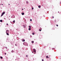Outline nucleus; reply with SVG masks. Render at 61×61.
<instances>
[{
  "label": "nucleus",
  "instance_id": "obj_2",
  "mask_svg": "<svg viewBox=\"0 0 61 61\" xmlns=\"http://www.w3.org/2000/svg\"><path fill=\"white\" fill-rule=\"evenodd\" d=\"M33 51L35 53H36V50L35 49H33Z\"/></svg>",
  "mask_w": 61,
  "mask_h": 61
},
{
  "label": "nucleus",
  "instance_id": "obj_13",
  "mask_svg": "<svg viewBox=\"0 0 61 61\" xmlns=\"http://www.w3.org/2000/svg\"><path fill=\"white\" fill-rule=\"evenodd\" d=\"M11 52H12V53H13L14 52V51L13 50Z\"/></svg>",
  "mask_w": 61,
  "mask_h": 61
},
{
  "label": "nucleus",
  "instance_id": "obj_21",
  "mask_svg": "<svg viewBox=\"0 0 61 61\" xmlns=\"http://www.w3.org/2000/svg\"><path fill=\"white\" fill-rule=\"evenodd\" d=\"M32 10H33V9H34V8L33 7L32 8Z\"/></svg>",
  "mask_w": 61,
  "mask_h": 61
},
{
  "label": "nucleus",
  "instance_id": "obj_34",
  "mask_svg": "<svg viewBox=\"0 0 61 61\" xmlns=\"http://www.w3.org/2000/svg\"><path fill=\"white\" fill-rule=\"evenodd\" d=\"M2 5H3V4H2Z\"/></svg>",
  "mask_w": 61,
  "mask_h": 61
},
{
  "label": "nucleus",
  "instance_id": "obj_29",
  "mask_svg": "<svg viewBox=\"0 0 61 61\" xmlns=\"http://www.w3.org/2000/svg\"><path fill=\"white\" fill-rule=\"evenodd\" d=\"M26 57H27V56H28L27 55H26Z\"/></svg>",
  "mask_w": 61,
  "mask_h": 61
},
{
  "label": "nucleus",
  "instance_id": "obj_16",
  "mask_svg": "<svg viewBox=\"0 0 61 61\" xmlns=\"http://www.w3.org/2000/svg\"><path fill=\"white\" fill-rule=\"evenodd\" d=\"M29 30H31V28H29Z\"/></svg>",
  "mask_w": 61,
  "mask_h": 61
},
{
  "label": "nucleus",
  "instance_id": "obj_30",
  "mask_svg": "<svg viewBox=\"0 0 61 61\" xmlns=\"http://www.w3.org/2000/svg\"><path fill=\"white\" fill-rule=\"evenodd\" d=\"M6 53H5V55H6Z\"/></svg>",
  "mask_w": 61,
  "mask_h": 61
},
{
  "label": "nucleus",
  "instance_id": "obj_1",
  "mask_svg": "<svg viewBox=\"0 0 61 61\" xmlns=\"http://www.w3.org/2000/svg\"><path fill=\"white\" fill-rule=\"evenodd\" d=\"M9 31L8 30H7L6 32V33H9Z\"/></svg>",
  "mask_w": 61,
  "mask_h": 61
},
{
  "label": "nucleus",
  "instance_id": "obj_3",
  "mask_svg": "<svg viewBox=\"0 0 61 61\" xmlns=\"http://www.w3.org/2000/svg\"><path fill=\"white\" fill-rule=\"evenodd\" d=\"M22 42H25V40H22Z\"/></svg>",
  "mask_w": 61,
  "mask_h": 61
},
{
  "label": "nucleus",
  "instance_id": "obj_17",
  "mask_svg": "<svg viewBox=\"0 0 61 61\" xmlns=\"http://www.w3.org/2000/svg\"><path fill=\"white\" fill-rule=\"evenodd\" d=\"M0 58L1 59H2L3 58V57H1Z\"/></svg>",
  "mask_w": 61,
  "mask_h": 61
},
{
  "label": "nucleus",
  "instance_id": "obj_33",
  "mask_svg": "<svg viewBox=\"0 0 61 61\" xmlns=\"http://www.w3.org/2000/svg\"><path fill=\"white\" fill-rule=\"evenodd\" d=\"M22 10H24V9H22Z\"/></svg>",
  "mask_w": 61,
  "mask_h": 61
},
{
  "label": "nucleus",
  "instance_id": "obj_9",
  "mask_svg": "<svg viewBox=\"0 0 61 61\" xmlns=\"http://www.w3.org/2000/svg\"><path fill=\"white\" fill-rule=\"evenodd\" d=\"M46 58H48V56H46Z\"/></svg>",
  "mask_w": 61,
  "mask_h": 61
},
{
  "label": "nucleus",
  "instance_id": "obj_20",
  "mask_svg": "<svg viewBox=\"0 0 61 61\" xmlns=\"http://www.w3.org/2000/svg\"><path fill=\"white\" fill-rule=\"evenodd\" d=\"M3 15L2 14V15H1V16H2Z\"/></svg>",
  "mask_w": 61,
  "mask_h": 61
},
{
  "label": "nucleus",
  "instance_id": "obj_15",
  "mask_svg": "<svg viewBox=\"0 0 61 61\" xmlns=\"http://www.w3.org/2000/svg\"><path fill=\"white\" fill-rule=\"evenodd\" d=\"M13 23H15V20H14L13 21Z\"/></svg>",
  "mask_w": 61,
  "mask_h": 61
},
{
  "label": "nucleus",
  "instance_id": "obj_31",
  "mask_svg": "<svg viewBox=\"0 0 61 61\" xmlns=\"http://www.w3.org/2000/svg\"><path fill=\"white\" fill-rule=\"evenodd\" d=\"M5 48H6V49H7V47H5Z\"/></svg>",
  "mask_w": 61,
  "mask_h": 61
},
{
  "label": "nucleus",
  "instance_id": "obj_26",
  "mask_svg": "<svg viewBox=\"0 0 61 61\" xmlns=\"http://www.w3.org/2000/svg\"><path fill=\"white\" fill-rule=\"evenodd\" d=\"M56 26H58V25H56Z\"/></svg>",
  "mask_w": 61,
  "mask_h": 61
},
{
  "label": "nucleus",
  "instance_id": "obj_18",
  "mask_svg": "<svg viewBox=\"0 0 61 61\" xmlns=\"http://www.w3.org/2000/svg\"><path fill=\"white\" fill-rule=\"evenodd\" d=\"M39 30L40 31H41V30L40 29H39Z\"/></svg>",
  "mask_w": 61,
  "mask_h": 61
},
{
  "label": "nucleus",
  "instance_id": "obj_14",
  "mask_svg": "<svg viewBox=\"0 0 61 61\" xmlns=\"http://www.w3.org/2000/svg\"><path fill=\"white\" fill-rule=\"evenodd\" d=\"M56 20H54V22H56Z\"/></svg>",
  "mask_w": 61,
  "mask_h": 61
},
{
  "label": "nucleus",
  "instance_id": "obj_25",
  "mask_svg": "<svg viewBox=\"0 0 61 61\" xmlns=\"http://www.w3.org/2000/svg\"><path fill=\"white\" fill-rule=\"evenodd\" d=\"M44 59H42V61H44Z\"/></svg>",
  "mask_w": 61,
  "mask_h": 61
},
{
  "label": "nucleus",
  "instance_id": "obj_27",
  "mask_svg": "<svg viewBox=\"0 0 61 61\" xmlns=\"http://www.w3.org/2000/svg\"><path fill=\"white\" fill-rule=\"evenodd\" d=\"M15 46H17V45H16V44H15Z\"/></svg>",
  "mask_w": 61,
  "mask_h": 61
},
{
  "label": "nucleus",
  "instance_id": "obj_7",
  "mask_svg": "<svg viewBox=\"0 0 61 61\" xmlns=\"http://www.w3.org/2000/svg\"><path fill=\"white\" fill-rule=\"evenodd\" d=\"M31 42L32 43H34V41H32Z\"/></svg>",
  "mask_w": 61,
  "mask_h": 61
},
{
  "label": "nucleus",
  "instance_id": "obj_11",
  "mask_svg": "<svg viewBox=\"0 0 61 61\" xmlns=\"http://www.w3.org/2000/svg\"><path fill=\"white\" fill-rule=\"evenodd\" d=\"M39 8H40L41 7V6H38Z\"/></svg>",
  "mask_w": 61,
  "mask_h": 61
},
{
  "label": "nucleus",
  "instance_id": "obj_28",
  "mask_svg": "<svg viewBox=\"0 0 61 61\" xmlns=\"http://www.w3.org/2000/svg\"><path fill=\"white\" fill-rule=\"evenodd\" d=\"M53 18H54V16L52 17Z\"/></svg>",
  "mask_w": 61,
  "mask_h": 61
},
{
  "label": "nucleus",
  "instance_id": "obj_19",
  "mask_svg": "<svg viewBox=\"0 0 61 61\" xmlns=\"http://www.w3.org/2000/svg\"><path fill=\"white\" fill-rule=\"evenodd\" d=\"M32 35H35V33H32Z\"/></svg>",
  "mask_w": 61,
  "mask_h": 61
},
{
  "label": "nucleus",
  "instance_id": "obj_8",
  "mask_svg": "<svg viewBox=\"0 0 61 61\" xmlns=\"http://www.w3.org/2000/svg\"><path fill=\"white\" fill-rule=\"evenodd\" d=\"M0 21L1 22H3V20H0Z\"/></svg>",
  "mask_w": 61,
  "mask_h": 61
},
{
  "label": "nucleus",
  "instance_id": "obj_10",
  "mask_svg": "<svg viewBox=\"0 0 61 61\" xmlns=\"http://www.w3.org/2000/svg\"><path fill=\"white\" fill-rule=\"evenodd\" d=\"M29 28H31V27L30 26H29Z\"/></svg>",
  "mask_w": 61,
  "mask_h": 61
},
{
  "label": "nucleus",
  "instance_id": "obj_24",
  "mask_svg": "<svg viewBox=\"0 0 61 61\" xmlns=\"http://www.w3.org/2000/svg\"><path fill=\"white\" fill-rule=\"evenodd\" d=\"M6 25H8V24L7 23L6 24Z\"/></svg>",
  "mask_w": 61,
  "mask_h": 61
},
{
  "label": "nucleus",
  "instance_id": "obj_5",
  "mask_svg": "<svg viewBox=\"0 0 61 61\" xmlns=\"http://www.w3.org/2000/svg\"><path fill=\"white\" fill-rule=\"evenodd\" d=\"M6 33V34L7 35V36H9V34H8V33Z\"/></svg>",
  "mask_w": 61,
  "mask_h": 61
},
{
  "label": "nucleus",
  "instance_id": "obj_23",
  "mask_svg": "<svg viewBox=\"0 0 61 61\" xmlns=\"http://www.w3.org/2000/svg\"><path fill=\"white\" fill-rule=\"evenodd\" d=\"M30 21H32V19H30Z\"/></svg>",
  "mask_w": 61,
  "mask_h": 61
},
{
  "label": "nucleus",
  "instance_id": "obj_22",
  "mask_svg": "<svg viewBox=\"0 0 61 61\" xmlns=\"http://www.w3.org/2000/svg\"><path fill=\"white\" fill-rule=\"evenodd\" d=\"M26 3H27V4H28V2L27 1Z\"/></svg>",
  "mask_w": 61,
  "mask_h": 61
},
{
  "label": "nucleus",
  "instance_id": "obj_6",
  "mask_svg": "<svg viewBox=\"0 0 61 61\" xmlns=\"http://www.w3.org/2000/svg\"><path fill=\"white\" fill-rule=\"evenodd\" d=\"M21 14H22V15H24V13H22Z\"/></svg>",
  "mask_w": 61,
  "mask_h": 61
},
{
  "label": "nucleus",
  "instance_id": "obj_32",
  "mask_svg": "<svg viewBox=\"0 0 61 61\" xmlns=\"http://www.w3.org/2000/svg\"><path fill=\"white\" fill-rule=\"evenodd\" d=\"M9 5H10V4H9Z\"/></svg>",
  "mask_w": 61,
  "mask_h": 61
},
{
  "label": "nucleus",
  "instance_id": "obj_4",
  "mask_svg": "<svg viewBox=\"0 0 61 61\" xmlns=\"http://www.w3.org/2000/svg\"><path fill=\"white\" fill-rule=\"evenodd\" d=\"M5 14V12H3L2 13V14L3 15H4V14Z\"/></svg>",
  "mask_w": 61,
  "mask_h": 61
},
{
  "label": "nucleus",
  "instance_id": "obj_12",
  "mask_svg": "<svg viewBox=\"0 0 61 61\" xmlns=\"http://www.w3.org/2000/svg\"><path fill=\"white\" fill-rule=\"evenodd\" d=\"M23 26H24V27L25 28V25H23Z\"/></svg>",
  "mask_w": 61,
  "mask_h": 61
},
{
  "label": "nucleus",
  "instance_id": "obj_35",
  "mask_svg": "<svg viewBox=\"0 0 61 61\" xmlns=\"http://www.w3.org/2000/svg\"><path fill=\"white\" fill-rule=\"evenodd\" d=\"M32 53H33V52H32Z\"/></svg>",
  "mask_w": 61,
  "mask_h": 61
}]
</instances>
